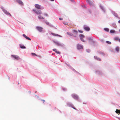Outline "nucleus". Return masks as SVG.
<instances>
[{"instance_id": "1", "label": "nucleus", "mask_w": 120, "mask_h": 120, "mask_svg": "<svg viewBox=\"0 0 120 120\" xmlns=\"http://www.w3.org/2000/svg\"><path fill=\"white\" fill-rule=\"evenodd\" d=\"M33 10L34 12L37 15H41L42 13V12L41 10H38L36 11L34 9H33Z\"/></svg>"}, {"instance_id": "2", "label": "nucleus", "mask_w": 120, "mask_h": 120, "mask_svg": "<svg viewBox=\"0 0 120 120\" xmlns=\"http://www.w3.org/2000/svg\"><path fill=\"white\" fill-rule=\"evenodd\" d=\"M36 28L40 32H42V31L43 28L42 27L38 26L36 27Z\"/></svg>"}, {"instance_id": "3", "label": "nucleus", "mask_w": 120, "mask_h": 120, "mask_svg": "<svg viewBox=\"0 0 120 120\" xmlns=\"http://www.w3.org/2000/svg\"><path fill=\"white\" fill-rule=\"evenodd\" d=\"M11 56L12 57L15 58V59L17 60H18L20 59L19 57L17 55H12Z\"/></svg>"}, {"instance_id": "4", "label": "nucleus", "mask_w": 120, "mask_h": 120, "mask_svg": "<svg viewBox=\"0 0 120 120\" xmlns=\"http://www.w3.org/2000/svg\"><path fill=\"white\" fill-rule=\"evenodd\" d=\"M35 6L36 8H37L39 9H41V6L38 4H36L35 5Z\"/></svg>"}, {"instance_id": "5", "label": "nucleus", "mask_w": 120, "mask_h": 120, "mask_svg": "<svg viewBox=\"0 0 120 120\" xmlns=\"http://www.w3.org/2000/svg\"><path fill=\"white\" fill-rule=\"evenodd\" d=\"M72 97L78 100L79 99V98L78 96L76 95L75 94H72Z\"/></svg>"}, {"instance_id": "6", "label": "nucleus", "mask_w": 120, "mask_h": 120, "mask_svg": "<svg viewBox=\"0 0 120 120\" xmlns=\"http://www.w3.org/2000/svg\"><path fill=\"white\" fill-rule=\"evenodd\" d=\"M86 1L90 6H92L93 5V3L91 2L90 0H86Z\"/></svg>"}, {"instance_id": "7", "label": "nucleus", "mask_w": 120, "mask_h": 120, "mask_svg": "<svg viewBox=\"0 0 120 120\" xmlns=\"http://www.w3.org/2000/svg\"><path fill=\"white\" fill-rule=\"evenodd\" d=\"M77 48L78 49H82L83 48V46L82 45L78 44L77 45Z\"/></svg>"}, {"instance_id": "8", "label": "nucleus", "mask_w": 120, "mask_h": 120, "mask_svg": "<svg viewBox=\"0 0 120 120\" xmlns=\"http://www.w3.org/2000/svg\"><path fill=\"white\" fill-rule=\"evenodd\" d=\"M73 31L74 33L73 34V35L74 37H76L78 33L77 31L75 30H74Z\"/></svg>"}, {"instance_id": "9", "label": "nucleus", "mask_w": 120, "mask_h": 120, "mask_svg": "<svg viewBox=\"0 0 120 120\" xmlns=\"http://www.w3.org/2000/svg\"><path fill=\"white\" fill-rule=\"evenodd\" d=\"M84 28L85 30L87 31H89L90 30V28L88 26H84Z\"/></svg>"}, {"instance_id": "10", "label": "nucleus", "mask_w": 120, "mask_h": 120, "mask_svg": "<svg viewBox=\"0 0 120 120\" xmlns=\"http://www.w3.org/2000/svg\"><path fill=\"white\" fill-rule=\"evenodd\" d=\"M17 2L21 5H23V3L22 1L20 0H16Z\"/></svg>"}, {"instance_id": "11", "label": "nucleus", "mask_w": 120, "mask_h": 120, "mask_svg": "<svg viewBox=\"0 0 120 120\" xmlns=\"http://www.w3.org/2000/svg\"><path fill=\"white\" fill-rule=\"evenodd\" d=\"M23 36L25 38H26V39H28V40H31V39L29 38V37H28L25 34H23Z\"/></svg>"}, {"instance_id": "12", "label": "nucleus", "mask_w": 120, "mask_h": 120, "mask_svg": "<svg viewBox=\"0 0 120 120\" xmlns=\"http://www.w3.org/2000/svg\"><path fill=\"white\" fill-rule=\"evenodd\" d=\"M53 50L57 54H60V52L59 51L57 50L56 49H53Z\"/></svg>"}, {"instance_id": "13", "label": "nucleus", "mask_w": 120, "mask_h": 120, "mask_svg": "<svg viewBox=\"0 0 120 120\" xmlns=\"http://www.w3.org/2000/svg\"><path fill=\"white\" fill-rule=\"evenodd\" d=\"M51 34L52 35H53V36H59V37H61V36L60 35H59L58 34H54V33H51Z\"/></svg>"}, {"instance_id": "14", "label": "nucleus", "mask_w": 120, "mask_h": 120, "mask_svg": "<svg viewBox=\"0 0 120 120\" xmlns=\"http://www.w3.org/2000/svg\"><path fill=\"white\" fill-rule=\"evenodd\" d=\"M4 13L7 15L10 16H11V14L9 12L7 11L6 10H5L4 11Z\"/></svg>"}, {"instance_id": "15", "label": "nucleus", "mask_w": 120, "mask_h": 120, "mask_svg": "<svg viewBox=\"0 0 120 120\" xmlns=\"http://www.w3.org/2000/svg\"><path fill=\"white\" fill-rule=\"evenodd\" d=\"M53 42L55 43V44L59 46L60 45V44L58 42L54 41H53Z\"/></svg>"}, {"instance_id": "16", "label": "nucleus", "mask_w": 120, "mask_h": 120, "mask_svg": "<svg viewBox=\"0 0 120 120\" xmlns=\"http://www.w3.org/2000/svg\"><path fill=\"white\" fill-rule=\"evenodd\" d=\"M38 18L39 19H44V18L41 16V15H39L38 16Z\"/></svg>"}, {"instance_id": "17", "label": "nucleus", "mask_w": 120, "mask_h": 120, "mask_svg": "<svg viewBox=\"0 0 120 120\" xmlns=\"http://www.w3.org/2000/svg\"><path fill=\"white\" fill-rule=\"evenodd\" d=\"M115 112L117 114L119 113L120 114V110L116 109Z\"/></svg>"}, {"instance_id": "18", "label": "nucleus", "mask_w": 120, "mask_h": 120, "mask_svg": "<svg viewBox=\"0 0 120 120\" xmlns=\"http://www.w3.org/2000/svg\"><path fill=\"white\" fill-rule=\"evenodd\" d=\"M20 47L22 49H25L26 48L25 47L24 45H20Z\"/></svg>"}, {"instance_id": "19", "label": "nucleus", "mask_w": 120, "mask_h": 120, "mask_svg": "<svg viewBox=\"0 0 120 120\" xmlns=\"http://www.w3.org/2000/svg\"><path fill=\"white\" fill-rule=\"evenodd\" d=\"M115 32V31L113 30H111L110 31V32L111 33H114Z\"/></svg>"}, {"instance_id": "20", "label": "nucleus", "mask_w": 120, "mask_h": 120, "mask_svg": "<svg viewBox=\"0 0 120 120\" xmlns=\"http://www.w3.org/2000/svg\"><path fill=\"white\" fill-rule=\"evenodd\" d=\"M104 30L107 32H109V29L107 28H105L104 29Z\"/></svg>"}, {"instance_id": "21", "label": "nucleus", "mask_w": 120, "mask_h": 120, "mask_svg": "<svg viewBox=\"0 0 120 120\" xmlns=\"http://www.w3.org/2000/svg\"><path fill=\"white\" fill-rule=\"evenodd\" d=\"M116 50L117 52H118L119 50V48L118 47H117L116 48Z\"/></svg>"}, {"instance_id": "22", "label": "nucleus", "mask_w": 120, "mask_h": 120, "mask_svg": "<svg viewBox=\"0 0 120 120\" xmlns=\"http://www.w3.org/2000/svg\"><path fill=\"white\" fill-rule=\"evenodd\" d=\"M80 38H82L84 37V36L83 35H82V34H80Z\"/></svg>"}, {"instance_id": "23", "label": "nucleus", "mask_w": 120, "mask_h": 120, "mask_svg": "<svg viewBox=\"0 0 120 120\" xmlns=\"http://www.w3.org/2000/svg\"><path fill=\"white\" fill-rule=\"evenodd\" d=\"M32 55V56H37V55H36L35 53H31Z\"/></svg>"}, {"instance_id": "24", "label": "nucleus", "mask_w": 120, "mask_h": 120, "mask_svg": "<svg viewBox=\"0 0 120 120\" xmlns=\"http://www.w3.org/2000/svg\"><path fill=\"white\" fill-rule=\"evenodd\" d=\"M106 42L107 43H108V44H111V42H109V41H106Z\"/></svg>"}, {"instance_id": "25", "label": "nucleus", "mask_w": 120, "mask_h": 120, "mask_svg": "<svg viewBox=\"0 0 120 120\" xmlns=\"http://www.w3.org/2000/svg\"><path fill=\"white\" fill-rule=\"evenodd\" d=\"M45 23L47 25H49V22H45Z\"/></svg>"}, {"instance_id": "26", "label": "nucleus", "mask_w": 120, "mask_h": 120, "mask_svg": "<svg viewBox=\"0 0 120 120\" xmlns=\"http://www.w3.org/2000/svg\"><path fill=\"white\" fill-rule=\"evenodd\" d=\"M2 10L4 12V11L6 10L5 9H4V8H2Z\"/></svg>"}, {"instance_id": "27", "label": "nucleus", "mask_w": 120, "mask_h": 120, "mask_svg": "<svg viewBox=\"0 0 120 120\" xmlns=\"http://www.w3.org/2000/svg\"><path fill=\"white\" fill-rule=\"evenodd\" d=\"M80 39H81V40L82 41H83V42H85V41H84V40H83V39L82 38H80Z\"/></svg>"}, {"instance_id": "28", "label": "nucleus", "mask_w": 120, "mask_h": 120, "mask_svg": "<svg viewBox=\"0 0 120 120\" xmlns=\"http://www.w3.org/2000/svg\"><path fill=\"white\" fill-rule=\"evenodd\" d=\"M44 15L45 16H48V15L46 13H45L44 14Z\"/></svg>"}, {"instance_id": "29", "label": "nucleus", "mask_w": 120, "mask_h": 120, "mask_svg": "<svg viewBox=\"0 0 120 120\" xmlns=\"http://www.w3.org/2000/svg\"><path fill=\"white\" fill-rule=\"evenodd\" d=\"M63 23L65 25H67L68 24V23L67 22H66L65 23H64V22H63Z\"/></svg>"}, {"instance_id": "30", "label": "nucleus", "mask_w": 120, "mask_h": 120, "mask_svg": "<svg viewBox=\"0 0 120 120\" xmlns=\"http://www.w3.org/2000/svg\"><path fill=\"white\" fill-rule=\"evenodd\" d=\"M59 19L60 20H62L63 19V18H59Z\"/></svg>"}, {"instance_id": "31", "label": "nucleus", "mask_w": 120, "mask_h": 120, "mask_svg": "<svg viewBox=\"0 0 120 120\" xmlns=\"http://www.w3.org/2000/svg\"><path fill=\"white\" fill-rule=\"evenodd\" d=\"M97 60L99 61H100L101 60V59L99 58H98L97 59Z\"/></svg>"}, {"instance_id": "32", "label": "nucleus", "mask_w": 120, "mask_h": 120, "mask_svg": "<svg viewBox=\"0 0 120 120\" xmlns=\"http://www.w3.org/2000/svg\"><path fill=\"white\" fill-rule=\"evenodd\" d=\"M67 34H68V35H71L72 36V35L70 34L69 33V32H67Z\"/></svg>"}, {"instance_id": "33", "label": "nucleus", "mask_w": 120, "mask_h": 120, "mask_svg": "<svg viewBox=\"0 0 120 120\" xmlns=\"http://www.w3.org/2000/svg\"><path fill=\"white\" fill-rule=\"evenodd\" d=\"M79 32H80V33H83V31H81L80 30H79Z\"/></svg>"}, {"instance_id": "34", "label": "nucleus", "mask_w": 120, "mask_h": 120, "mask_svg": "<svg viewBox=\"0 0 120 120\" xmlns=\"http://www.w3.org/2000/svg\"><path fill=\"white\" fill-rule=\"evenodd\" d=\"M94 58L95 59H97L98 58H97V57L96 56H94Z\"/></svg>"}, {"instance_id": "35", "label": "nucleus", "mask_w": 120, "mask_h": 120, "mask_svg": "<svg viewBox=\"0 0 120 120\" xmlns=\"http://www.w3.org/2000/svg\"><path fill=\"white\" fill-rule=\"evenodd\" d=\"M41 100L42 101H43V102L44 103V102H45V100Z\"/></svg>"}, {"instance_id": "36", "label": "nucleus", "mask_w": 120, "mask_h": 120, "mask_svg": "<svg viewBox=\"0 0 120 120\" xmlns=\"http://www.w3.org/2000/svg\"><path fill=\"white\" fill-rule=\"evenodd\" d=\"M115 39L116 40H118V38H115Z\"/></svg>"}, {"instance_id": "37", "label": "nucleus", "mask_w": 120, "mask_h": 120, "mask_svg": "<svg viewBox=\"0 0 120 120\" xmlns=\"http://www.w3.org/2000/svg\"><path fill=\"white\" fill-rule=\"evenodd\" d=\"M72 108L75 109H76V108H75L74 107H72Z\"/></svg>"}, {"instance_id": "38", "label": "nucleus", "mask_w": 120, "mask_h": 120, "mask_svg": "<svg viewBox=\"0 0 120 120\" xmlns=\"http://www.w3.org/2000/svg\"><path fill=\"white\" fill-rule=\"evenodd\" d=\"M50 1H54V0H50Z\"/></svg>"}, {"instance_id": "39", "label": "nucleus", "mask_w": 120, "mask_h": 120, "mask_svg": "<svg viewBox=\"0 0 120 120\" xmlns=\"http://www.w3.org/2000/svg\"><path fill=\"white\" fill-rule=\"evenodd\" d=\"M118 22L119 23H120V20Z\"/></svg>"}, {"instance_id": "40", "label": "nucleus", "mask_w": 120, "mask_h": 120, "mask_svg": "<svg viewBox=\"0 0 120 120\" xmlns=\"http://www.w3.org/2000/svg\"><path fill=\"white\" fill-rule=\"evenodd\" d=\"M119 41L120 42V39H119Z\"/></svg>"}, {"instance_id": "41", "label": "nucleus", "mask_w": 120, "mask_h": 120, "mask_svg": "<svg viewBox=\"0 0 120 120\" xmlns=\"http://www.w3.org/2000/svg\"><path fill=\"white\" fill-rule=\"evenodd\" d=\"M119 31L120 32V29L119 30Z\"/></svg>"}, {"instance_id": "42", "label": "nucleus", "mask_w": 120, "mask_h": 120, "mask_svg": "<svg viewBox=\"0 0 120 120\" xmlns=\"http://www.w3.org/2000/svg\"><path fill=\"white\" fill-rule=\"evenodd\" d=\"M18 83L19 84V83Z\"/></svg>"}]
</instances>
